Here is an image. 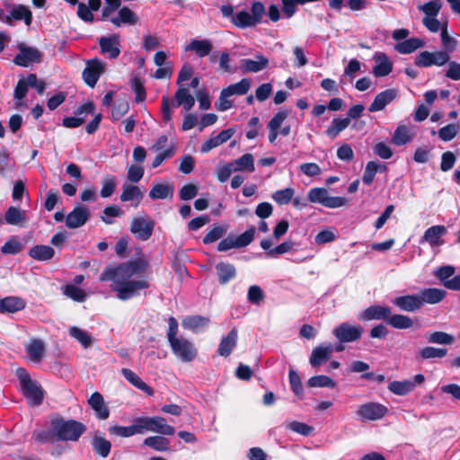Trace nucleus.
<instances>
[{
    "label": "nucleus",
    "instance_id": "nucleus-1",
    "mask_svg": "<svg viewBox=\"0 0 460 460\" xmlns=\"http://www.w3.org/2000/svg\"><path fill=\"white\" fill-rule=\"evenodd\" d=\"M149 263L144 257H139L115 267L108 266L101 273L100 281H112L111 288L117 297L122 301L131 299L139 295L141 290L149 288L146 279L132 280L131 278L140 275L147 270Z\"/></svg>",
    "mask_w": 460,
    "mask_h": 460
},
{
    "label": "nucleus",
    "instance_id": "nucleus-2",
    "mask_svg": "<svg viewBox=\"0 0 460 460\" xmlns=\"http://www.w3.org/2000/svg\"><path fill=\"white\" fill-rule=\"evenodd\" d=\"M53 434L59 440L76 441L84 432L85 427L74 420L54 419L51 421Z\"/></svg>",
    "mask_w": 460,
    "mask_h": 460
},
{
    "label": "nucleus",
    "instance_id": "nucleus-3",
    "mask_svg": "<svg viewBox=\"0 0 460 460\" xmlns=\"http://www.w3.org/2000/svg\"><path fill=\"white\" fill-rule=\"evenodd\" d=\"M360 321L385 320L397 329H402V315H392L391 309L387 306L374 305L365 309L358 316Z\"/></svg>",
    "mask_w": 460,
    "mask_h": 460
},
{
    "label": "nucleus",
    "instance_id": "nucleus-4",
    "mask_svg": "<svg viewBox=\"0 0 460 460\" xmlns=\"http://www.w3.org/2000/svg\"><path fill=\"white\" fill-rule=\"evenodd\" d=\"M17 376L19 378L23 395L31 405H40L43 400V391L41 387L33 381L30 375L23 368L17 369Z\"/></svg>",
    "mask_w": 460,
    "mask_h": 460
},
{
    "label": "nucleus",
    "instance_id": "nucleus-5",
    "mask_svg": "<svg viewBox=\"0 0 460 460\" xmlns=\"http://www.w3.org/2000/svg\"><path fill=\"white\" fill-rule=\"evenodd\" d=\"M136 421L139 434L151 431L166 436H172L175 433V429L167 424L166 420L160 416L140 417L136 419Z\"/></svg>",
    "mask_w": 460,
    "mask_h": 460
},
{
    "label": "nucleus",
    "instance_id": "nucleus-6",
    "mask_svg": "<svg viewBox=\"0 0 460 460\" xmlns=\"http://www.w3.org/2000/svg\"><path fill=\"white\" fill-rule=\"evenodd\" d=\"M308 199L312 203H319L329 208H337L346 205L347 199L343 197H332L324 188H313L308 192Z\"/></svg>",
    "mask_w": 460,
    "mask_h": 460
},
{
    "label": "nucleus",
    "instance_id": "nucleus-7",
    "mask_svg": "<svg viewBox=\"0 0 460 460\" xmlns=\"http://www.w3.org/2000/svg\"><path fill=\"white\" fill-rule=\"evenodd\" d=\"M363 332L362 326L353 325L349 323H342L332 331V334L341 343L354 342L360 339Z\"/></svg>",
    "mask_w": 460,
    "mask_h": 460
},
{
    "label": "nucleus",
    "instance_id": "nucleus-8",
    "mask_svg": "<svg viewBox=\"0 0 460 460\" xmlns=\"http://www.w3.org/2000/svg\"><path fill=\"white\" fill-rule=\"evenodd\" d=\"M169 343L173 354L182 362H190L197 357V349L187 339L181 337Z\"/></svg>",
    "mask_w": 460,
    "mask_h": 460
},
{
    "label": "nucleus",
    "instance_id": "nucleus-9",
    "mask_svg": "<svg viewBox=\"0 0 460 460\" xmlns=\"http://www.w3.org/2000/svg\"><path fill=\"white\" fill-rule=\"evenodd\" d=\"M155 222L149 217H137L132 219L130 232L141 241L148 240L154 231Z\"/></svg>",
    "mask_w": 460,
    "mask_h": 460
},
{
    "label": "nucleus",
    "instance_id": "nucleus-10",
    "mask_svg": "<svg viewBox=\"0 0 460 460\" xmlns=\"http://www.w3.org/2000/svg\"><path fill=\"white\" fill-rule=\"evenodd\" d=\"M449 59V54L444 51H423L416 57L415 65L420 67H428L431 66H441L447 64Z\"/></svg>",
    "mask_w": 460,
    "mask_h": 460
},
{
    "label": "nucleus",
    "instance_id": "nucleus-11",
    "mask_svg": "<svg viewBox=\"0 0 460 460\" xmlns=\"http://www.w3.org/2000/svg\"><path fill=\"white\" fill-rule=\"evenodd\" d=\"M105 70V63L98 58H93L86 61V66L83 71V79L90 87H94L101 75Z\"/></svg>",
    "mask_w": 460,
    "mask_h": 460
},
{
    "label": "nucleus",
    "instance_id": "nucleus-12",
    "mask_svg": "<svg viewBox=\"0 0 460 460\" xmlns=\"http://www.w3.org/2000/svg\"><path fill=\"white\" fill-rule=\"evenodd\" d=\"M387 412V408L378 402H367L361 404L356 413L362 420H377L382 419Z\"/></svg>",
    "mask_w": 460,
    "mask_h": 460
},
{
    "label": "nucleus",
    "instance_id": "nucleus-13",
    "mask_svg": "<svg viewBox=\"0 0 460 460\" xmlns=\"http://www.w3.org/2000/svg\"><path fill=\"white\" fill-rule=\"evenodd\" d=\"M91 217V211L84 205H78L66 217V226L69 229L82 227Z\"/></svg>",
    "mask_w": 460,
    "mask_h": 460
},
{
    "label": "nucleus",
    "instance_id": "nucleus-14",
    "mask_svg": "<svg viewBox=\"0 0 460 460\" xmlns=\"http://www.w3.org/2000/svg\"><path fill=\"white\" fill-rule=\"evenodd\" d=\"M4 6L9 11V23L12 24L13 21H23L28 26L31 24L32 13L28 6L23 4H12L9 1L4 2Z\"/></svg>",
    "mask_w": 460,
    "mask_h": 460
},
{
    "label": "nucleus",
    "instance_id": "nucleus-15",
    "mask_svg": "<svg viewBox=\"0 0 460 460\" xmlns=\"http://www.w3.org/2000/svg\"><path fill=\"white\" fill-rule=\"evenodd\" d=\"M334 351V347L332 343H322L313 349L309 358L310 365L316 368L322 366L324 362L331 358Z\"/></svg>",
    "mask_w": 460,
    "mask_h": 460
},
{
    "label": "nucleus",
    "instance_id": "nucleus-16",
    "mask_svg": "<svg viewBox=\"0 0 460 460\" xmlns=\"http://www.w3.org/2000/svg\"><path fill=\"white\" fill-rule=\"evenodd\" d=\"M41 59L40 52L31 47L20 48L19 53L14 58V63L21 66H28L32 63H39Z\"/></svg>",
    "mask_w": 460,
    "mask_h": 460
},
{
    "label": "nucleus",
    "instance_id": "nucleus-17",
    "mask_svg": "<svg viewBox=\"0 0 460 460\" xmlns=\"http://www.w3.org/2000/svg\"><path fill=\"white\" fill-rule=\"evenodd\" d=\"M94 111V105L89 102L81 105L75 117H66L63 119V125L66 128H77L82 125L85 120V116L93 113Z\"/></svg>",
    "mask_w": 460,
    "mask_h": 460
},
{
    "label": "nucleus",
    "instance_id": "nucleus-18",
    "mask_svg": "<svg viewBox=\"0 0 460 460\" xmlns=\"http://www.w3.org/2000/svg\"><path fill=\"white\" fill-rule=\"evenodd\" d=\"M99 45L102 54L108 55L110 58H116L119 53V36L113 34L108 37H102Z\"/></svg>",
    "mask_w": 460,
    "mask_h": 460
},
{
    "label": "nucleus",
    "instance_id": "nucleus-19",
    "mask_svg": "<svg viewBox=\"0 0 460 460\" xmlns=\"http://www.w3.org/2000/svg\"><path fill=\"white\" fill-rule=\"evenodd\" d=\"M375 66L373 74L376 77H383L389 75L393 70V63L390 58L383 52H376L373 56Z\"/></svg>",
    "mask_w": 460,
    "mask_h": 460
},
{
    "label": "nucleus",
    "instance_id": "nucleus-20",
    "mask_svg": "<svg viewBox=\"0 0 460 460\" xmlns=\"http://www.w3.org/2000/svg\"><path fill=\"white\" fill-rule=\"evenodd\" d=\"M447 233V227L444 226H433L429 227L422 236V241L428 243L431 247H438L444 243L441 239Z\"/></svg>",
    "mask_w": 460,
    "mask_h": 460
},
{
    "label": "nucleus",
    "instance_id": "nucleus-21",
    "mask_svg": "<svg viewBox=\"0 0 460 460\" xmlns=\"http://www.w3.org/2000/svg\"><path fill=\"white\" fill-rule=\"evenodd\" d=\"M234 132L235 131L233 128L222 130L217 135L211 137L209 139L205 141L200 147V151L202 153H208L213 148L227 142L233 137Z\"/></svg>",
    "mask_w": 460,
    "mask_h": 460
},
{
    "label": "nucleus",
    "instance_id": "nucleus-22",
    "mask_svg": "<svg viewBox=\"0 0 460 460\" xmlns=\"http://www.w3.org/2000/svg\"><path fill=\"white\" fill-rule=\"evenodd\" d=\"M269 59L262 56L257 55L256 59L243 58L240 61V69L243 73H257L267 67Z\"/></svg>",
    "mask_w": 460,
    "mask_h": 460
},
{
    "label": "nucleus",
    "instance_id": "nucleus-23",
    "mask_svg": "<svg viewBox=\"0 0 460 460\" xmlns=\"http://www.w3.org/2000/svg\"><path fill=\"white\" fill-rule=\"evenodd\" d=\"M237 330L235 328H233L229 332V333L226 337H223V339L221 340L217 349L218 355L222 357H228L233 351V349L235 348L237 344Z\"/></svg>",
    "mask_w": 460,
    "mask_h": 460
},
{
    "label": "nucleus",
    "instance_id": "nucleus-24",
    "mask_svg": "<svg viewBox=\"0 0 460 460\" xmlns=\"http://www.w3.org/2000/svg\"><path fill=\"white\" fill-rule=\"evenodd\" d=\"M26 306V302L24 299L19 296H6L3 299H0V313H16Z\"/></svg>",
    "mask_w": 460,
    "mask_h": 460
},
{
    "label": "nucleus",
    "instance_id": "nucleus-25",
    "mask_svg": "<svg viewBox=\"0 0 460 460\" xmlns=\"http://www.w3.org/2000/svg\"><path fill=\"white\" fill-rule=\"evenodd\" d=\"M396 96L395 91L388 89L378 93L373 102L368 107L370 112L379 111L385 109V107L390 103Z\"/></svg>",
    "mask_w": 460,
    "mask_h": 460
},
{
    "label": "nucleus",
    "instance_id": "nucleus-26",
    "mask_svg": "<svg viewBox=\"0 0 460 460\" xmlns=\"http://www.w3.org/2000/svg\"><path fill=\"white\" fill-rule=\"evenodd\" d=\"M88 403L100 420L108 419L110 411L105 405L103 396L100 393L94 392L89 398Z\"/></svg>",
    "mask_w": 460,
    "mask_h": 460
},
{
    "label": "nucleus",
    "instance_id": "nucleus-27",
    "mask_svg": "<svg viewBox=\"0 0 460 460\" xmlns=\"http://www.w3.org/2000/svg\"><path fill=\"white\" fill-rule=\"evenodd\" d=\"M174 100L176 106L182 107L186 111L192 109L195 104V98L190 93V90L184 86H179L175 93Z\"/></svg>",
    "mask_w": 460,
    "mask_h": 460
},
{
    "label": "nucleus",
    "instance_id": "nucleus-28",
    "mask_svg": "<svg viewBox=\"0 0 460 460\" xmlns=\"http://www.w3.org/2000/svg\"><path fill=\"white\" fill-rule=\"evenodd\" d=\"M212 43L209 40H192L185 46V51H192L199 58L208 56L212 50Z\"/></svg>",
    "mask_w": 460,
    "mask_h": 460
},
{
    "label": "nucleus",
    "instance_id": "nucleus-29",
    "mask_svg": "<svg viewBox=\"0 0 460 460\" xmlns=\"http://www.w3.org/2000/svg\"><path fill=\"white\" fill-rule=\"evenodd\" d=\"M27 219L26 211L13 206L10 207L4 214L6 224L12 226H22Z\"/></svg>",
    "mask_w": 460,
    "mask_h": 460
},
{
    "label": "nucleus",
    "instance_id": "nucleus-30",
    "mask_svg": "<svg viewBox=\"0 0 460 460\" xmlns=\"http://www.w3.org/2000/svg\"><path fill=\"white\" fill-rule=\"evenodd\" d=\"M209 323L208 317L200 315H192L185 317L182 320V326L185 329L190 330L194 332H199L203 331Z\"/></svg>",
    "mask_w": 460,
    "mask_h": 460
},
{
    "label": "nucleus",
    "instance_id": "nucleus-31",
    "mask_svg": "<svg viewBox=\"0 0 460 460\" xmlns=\"http://www.w3.org/2000/svg\"><path fill=\"white\" fill-rule=\"evenodd\" d=\"M143 198V192L137 185L124 183L122 185V191L120 194V200L123 202L137 201L136 207L139 204Z\"/></svg>",
    "mask_w": 460,
    "mask_h": 460
},
{
    "label": "nucleus",
    "instance_id": "nucleus-32",
    "mask_svg": "<svg viewBox=\"0 0 460 460\" xmlns=\"http://www.w3.org/2000/svg\"><path fill=\"white\" fill-rule=\"evenodd\" d=\"M123 376L135 387L145 392L148 395L154 394V389L146 384L135 372L128 368H122Z\"/></svg>",
    "mask_w": 460,
    "mask_h": 460
},
{
    "label": "nucleus",
    "instance_id": "nucleus-33",
    "mask_svg": "<svg viewBox=\"0 0 460 460\" xmlns=\"http://www.w3.org/2000/svg\"><path fill=\"white\" fill-rule=\"evenodd\" d=\"M217 275L220 284L225 285L228 283L236 275L235 267L227 262H218L216 265Z\"/></svg>",
    "mask_w": 460,
    "mask_h": 460
},
{
    "label": "nucleus",
    "instance_id": "nucleus-34",
    "mask_svg": "<svg viewBox=\"0 0 460 460\" xmlns=\"http://www.w3.org/2000/svg\"><path fill=\"white\" fill-rule=\"evenodd\" d=\"M26 352L34 362H40L45 353V345L41 340H31L25 347Z\"/></svg>",
    "mask_w": 460,
    "mask_h": 460
},
{
    "label": "nucleus",
    "instance_id": "nucleus-35",
    "mask_svg": "<svg viewBox=\"0 0 460 460\" xmlns=\"http://www.w3.org/2000/svg\"><path fill=\"white\" fill-rule=\"evenodd\" d=\"M420 296L422 298L423 305L425 303L434 305L441 302L447 295V292L444 289L441 288H425L422 289L420 292Z\"/></svg>",
    "mask_w": 460,
    "mask_h": 460
},
{
    "label": "nucleus",
    "instance_id": "nucleus-36",
    "mask_svg": "<svg viewBox=\"0 0 460 460\" xmlns=\"http://www.w3.org/2000/svg\"><path fill=\"white\" fill-rule=\"evenodd\" d=\"M173 190L172 184H154L149 191V197L153 200L172 198L173 196Z\"/></svg>",
    "mask_w": 460,
    "mask_h": 460
},
{
    "label": "nucleus",
    "instance_id": "nucleus-37",
    "mask_svg": "<svg viewBox=\"0 0 460 460\" xmlns=\"http://www.w3.org/2000/svg\"><path fill=\"white\" fill-rule=\"evenodd\" d=\"M110 21L115 26L119 27L122 23L135 24L137 22V17L134 12L124 6L119 10L118 16L111 17Z\"/></svg>",
    "mask_w": 460,
    "mask_h": 460
},
{
    "label": "nucleus",
    "instance_id": "nucleus-38",
    "mask_svg": "<svg viewBox=\"0 0 460 460\" xmlns=\"http://www.w3.org/2000/svg\"><path fill=\"white\" fill-rule=\"evenodd\" d=\"M29 255L37 261H49L54 257L55 251L49 245L39 244L30 250Z\"/></svg>",
    "mask_w": 460,
    "mask_h": 460
},
{
    "label": "nucleus",
    "instance_id": "nucleus-39",
    "mask_svg": "<svg viewBox=\"0 0 460 460\" xmlns=\"http://www.w3.org/2000/svg\"><path fill=\"white\" fill-rule=\"evenodd\" d=\"M251 84L252 82L249 78H243L241 81L224 88V94L226 93L229 97L232 95H243L250 90Z\"/></svg>",
    "mask_w": 460,
    "mask_h": 460
},
{
    "label": "nucleus",
    "instance_id": "nucleus-40",
    "mask_svg": "<svg viewBox=\"0 0 460 460\" xmlns=\"http://www.w3.org/2000/svg\"><path fill=\"white\" fill-rule=\"evenodd\" d=\"M231 164L234 168V172L248 171L252 172L255 170L254 158L252 154H244Z\"/></svg>",
    "mask_w": 460,
    "mask_h": 460
},
{
    "label": "nucleus",
    "instance_id": "nucleus-41",
    "mask_svg": "<svg viewBox=\"0 0 460 460\" xmlns=\"http://www.w3.org/2000/svg\"><path fill=\"white\" fill-rule=\"evenodd\" d=\"M68 332L69 335L76 340L84 349L91 347L93 341V337L86 331L79 327L72 326L69 328Z\"/></svg>",
    "mask_w": 460,
    "mask_h": 460
},
{
    "label": "nucleus",
    "instance_id": "nucleus-42",
    "mask_svg": "<svg viewBox=\"0 0 460 460\" xmlns=\"http://www.w3.org/2000/svg\"><path fill=\"white\" fill-rule=\"evenodd\" d=\"M349 118H334L331 122V126L326 130V135L330 138L334 139L341 131L349 127Z\"/></svg>",
    "mask_w": 460,
    "mask_h": 460
},
{
    "label": "nucleus",
    "instance_id": "nucleus-43",
    "mask_svg": "<svg viewBox=\"0 0 460 460\" xmlns=\"http://www.w3.org/2000/svg\"><path fill=\"white\" fill-rule=\"evenodd\" d=\"M144 445L158 452L169 450L170 441L168 438L161 436L147 437L144 439Z\"/></svg>",
    "mask_w": 460,
    "mask_h": 460
},
{
    "label": "nucleus",
    "instance_id": "nucleus-44",
    "mask_svg": "<svg viewBox=\"0 0 460 460\" xmlns=\"http://www.w3.org/2000/svg\"><path fill=\"white\" fill-rule=\"evenodd\" d=\"M109 432L111 435H115L121 438H129L136 434H139L136 420H134V423L130 426H111L109 428Z\"/></svg>",
    "mask_w": 460,
    "mask_h": 460
},
{
    "label": "nucleus",
    "instance_id": "nucleus-45",
    "mask_svg": "<svg viewBox=\"0 0 460 460\" xmlns=\"http://www.w3.org/2000/svg\"><path fill=\"white\" fill-rule=\"evenodd\" d=\"M93 451L105 458L109 456L111 448V444L109 440L102 437L94 436L92 441Z\"/></svg>",
    "mask_w": 460,
    "mask_h": 460
},
{
    "label": "nucleus",
    "instance_id": "nucleus-46",
    "mask_svg": "<svg viewBox=\"0 0 460 460\" xmlns=\"http://www.w3.org/2000/svg\"><path fill=\"white\" fill-rule=\"evenodd\" d=\"M384 170H385V165H384L380 163L375 162V161L368 162L366 165L364 174L362 177L363 182L367 185H369L374 181L376 173L378 171H384Z\"/></svg>",
    "mask_w": 460,
    "mask_h": 460
},
{
    "label": "nucleus",
    "instance_id": "nucleus-47",
    "mask_svg": "<svg viewBox=\"0 0 460 460\" xmlns=\"http://www.w3.org/2000/svg\"><path fill=\"white\" fill-rule=\"evenodd\" d=\"M307 385L309 387L334 388L336 386V382L327 376L319 375L310 377L307 381Z\"/></svg>",
    "mask_w": 460,
    "mask_h": 460
},
{
    "label": "nucleus",
    "instance_id": "nucleus-48",
    "mask_svg": "<svg viewBox=\"0 0 460 460\" xmlns=\"http://www.w3.org/2000/svg\"><path fill=\"white\" fill-rule=\"evenodd\" d=\"M232 22L235 26L243 29L256 25L254 20L252 18V15L245 11L238 12L233 15Z\"/></svg>",
    "mask_w": 460,
    "mask_h": 460
},
{
    "label": "nucleus",
    "instance_id": "nucleus-49",
    "mask_svg": "<svg viewBox=\"0 0 460 460\" xmlns=\"http://www.w3.org/2000/svg\"><path fill=\"white\" fill-rule=\"evenodd\" d=\"M102 185L101 196L102 198H109L116 190L117 179L113 175H106L102 181Z\"/></svg>",
    "mask_w": 460,
    "mask_h": 460
},
{
    "label": "nucleus",
    "instance_id": "nucleus-50",
    "mask_svg": "<svg viewBox=\"0 0 460 460\" xmlns=\"http://www.w3.org/2000/svg\"><path fill=\"white\" fill-rule=\"evenodd\" d=\"M441 7V0H430L422 5H419L418 8L425 13V17H436Z\"/></svg>",
    "mask_w": 460,
    "mask_h": 460
},
{
    "label": "nucleus",
    "instance_id": "nucleus-51",
    "mask_svg": "<svg viewBox=\"0 0 460 460\" xmlns=\"http://www.w3.org/2000/svg\"><path fill=\"white\" fill-rule=\"evenodd\" d=\"M295 194V190L293 188H286L283 190H279L275 191L272 194V199L277 202L279 205H286L288 204Z\"/></svg>",
    "mask_w": 460,
    "mask_h": 460
},
{
    "label": "nucleus",
    "instance_id": "nucleus-52",
    "mask_svg": "<svg viewBox=\"0 0 460 460\" xmlns=\"http://www.w3.org/2000/svg\"><path fill=\"white\" fill-rule=\"evenodd\" d=\"M431 343L450 345L455 341V337L444 332H434L428 338Z\"/></svg>",
    "mask_w": 460,
    "mask_h": 460
},
{
    "label": "nucleus",
    "instance_id": "nucleus-53",
    "mask_svg": "<svg viewBox=\"0 0 460 460\" xmlns=\"http://www.w3.org/2000/svg\"><path fill=\"white\" fill-rule=\"evenodd\" d=\"M29 87L31 86L28 84V76L18 81L13 93L14 99L16 100V106L22 104V100L25 98Z\"/></svg>",
    "mask_w": 460,
    "mask_h": 460
},
{
    "label": "nucleus",
    "instance_id": "nucleus-54",
    "mask_svg": "<svg viewBox=\"0 0 460 460\" xmlns=\"http://www.w3.org/2000/svg\"><path fill=\"white\" fill-rule=\"evenodd\" d=\"M286 428L302 436H309L314 431V427L306 423L293 420L287 424Z\"/></svg>",
    "mask_w": 460,
    "mask_h": 460
},
{
    "label": "nucleus",
    "instance_id": "nucleus-55",
    "mask_svg": "<svg viewBox=\"0 0 460 460\" xmlns=\"http://www.w3.org/2000/svg\"><path fill=\"white\" fill-rule=\"evenodd\" d=\"M423 305L420 293L419 295L404 296V311L412 312Z\"/></svg>",
    "mask_w": 460,
    "mask_h": 460
},
{
    "label": "nucleus",
    "instance_id": "nucleus-56",
    "mask_svg": "<svg viewBox=\"0 0 460 460\" xmlns=\"http://www.w3.org/2000/svg\"><path fill=\"white\" fill-rule=\"evenodd\" d=\"M460 131L458 124H448L438 130V137L443 141L452 140Z\"/></svg>",
    "mask_w": 460,
    "mask_h": 460
},
{
    "label": "nucleus",
    "instance_id": "nucleus-57",
    "mask_svg": "<svg viewBox=\"0 0 460 460\" xmlns=\"http://www.w3.org/2000/svg\"><path fill=\"white\" fill-rule=\"evenodd\" d=\"M447 353V349L425 347L420 350V356L422 358L429 359L435 358H444Z\"/></svg>",
    "mask_w": 460,
    "mask_h": 460
},
{
    "label": "nucleus",
    "instance_id": "nucleus-58",
    "mask_svg": "<svg viewBox=\"0 0 460 460\" xmlns=\"http://www.w3.org/2000/svg\"><path fill=\"white\" fill-rule=\"evenodd\" d=\"M337 237L338 234L335 229H325L316 234L314 242L318 244H323L335 241Z\"/></svg>",
    "mask_w": 460,
    "mask_h": 460
},
{
    "label": "nucleus",
    "instance_id": "nucleus-59",
    "mask_svg": "<svg viewBox=\"0 0 460 460\" xmlns=\"http://www.w3.org/2000/svg\"><path fill=\"white\" fill-rule=\"evenodd\" d=\"M289 383L295 394L301 396L304 393L303 385L299 375L294 369H290L288 373Z\"/></svg>",
    "mask_w": 460,
    "mask_h": 460
},
{
    "label": "nucleus",
    "instance_id": "nucleus-60",
    "mask_svg": "<svg viewBox=\"0 0 460 460\" xmlns=\"http://www.w3.org/2000/svg\"><path fill=\"white\" fill-rule=\"evenodd\" d=\"M22 248L21 243L15 237H12L1 247V252L4 254L15 255L22 251Z\"/></svg>",
    "mask_w": 460,
    "mask_h": 460
},
{
    "label": "nucleus",
    "instance_id": "nucleus-61",
    "mask_svg": "<svg viewBox=\"0 0 460 460\" xmlns=\"http://www.w3.org/2000/svg\"><path fill=\"white\" fill-rule=\"evenodd\" d=\"M226 231V229L224 226H214L204 236L203 243L208 244L217 241L224 235Z\"/></svg>",
    "mask_w": 460,
    "mask_h": 460
},
{
    "label": "nucleus",
    "instance_id": "nucleus-62",
    "mask_svg": "<svg viewBox=\"0 0 460 460\" xmlns=\"http://www.w3.org/2000/svg\"><path fill=\"white\" fill-rule=\"evenodd\" d=\"M64 294L77 302H83L86 298L84 291L75 285H67Z\"/></svg>",
    "mask_w": 460,
    "mask_h": 460
},
{
    "label": "nucleus",
    "instance_id": "nucleus-63",
    "mask_svg": "<svg viewBox=\"0 0 460 460\" xmlns=\"http://www.w3.org/2000/svg\"><path fill=\"white\" fill-rule=\"evenodd\" d=\"M144 168L138 164H131L128 167L127 178L130 182L137 183L144 176Z\"/></svg>",
    "mask_w": 460,
    "mask_h": 460
},
{
    "label": "nucleus",
    "instance_id": "nucleus-64",
    "mask_svg": "<svg viewBox=\"0 0 460 460\" xmlns=\"http://www.w3.org/2000/svg\"><path fill=\"white\" fill-rule=\"evenodd\" d=\"M254 235L255 228L252 227L246 230L244 233L241 234L240 235L234 237L237 247L242 248L250 244L253 241Z\"/></svg>",
    "mask_w": 460,
    "mask_h": 460
}]
</instances>
